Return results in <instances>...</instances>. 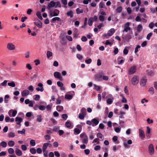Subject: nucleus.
<instances>
[{
  "mask_svg": "<svg viewBox=\"0 0 157 157\" xmlns=\"http://www.w3.org/2000/svg\"><path fill=\"white\" fill-rule=\"evenodd\" d=\"M59 13V10L55 9L53 11H50L49 15L51 17H52L53 16H56L58 15Z\"/></svg>",
  "mask_w": 157,
  "mask_h": 157,
  "instance_id": "3",
  "label": "nucleus"
},
{
  "mask_svg": "<svg viewBox=\"0 0 157 157\" xmlns=\"http://www.w3.org/2000/svg\"><path fill=\"white\" fill-rule=\"evenodd\" d=\"M85 115L80 113L78 115V117L80 119L82 120L84 118Z\"/></svg>",
  "mask_w": 157,
  "mask_h": 157,
  "instance_id": "54",
  "label": "nucleus"
},
{
  "mask_svg": "<svg viewBox=\"0 0 157 157\" xmlns=\"http://www.w3.org/2000/svg\"><path fill=\"white\" fill-rule=\"evenodd\" d=\"M52 52L50 51L47 52V58H49L50 57L52 56Z\"/></svg>",
  "mask_w": 157,
  "mask_h": 157,
  "instance_id": "36",
  "label": "nucleus"
},
{
  "mask_svg": "<svg viewBox=\"0 0 157 157\" xmlns=\"http://www.w3.org/2000/svg\"><path fill=\"white\" fill-rule=\"evenodd\" d=\"M56 2L53 1H51L50 3H48V5L47 8L49 10L52 7H54L56 5Z\"/></svg>",
  "mask_w": 157,
  "mask_h": 157,
  "instance_id": "11",
  "label": "nucleus"
},
{
  "mask_svg": "<svg viewBox=\"0 0 157 157\" xmlns=\"http://www.w3.org/2000/svg\"><path fill=\"white\" fill-rule=\"evenodd\" d=\"M93 18H90L88 21V24L89 26H91L92 25L94 21L92 20Z\"/></svg>",
  "mask_w": 157,
  "mask_h": 157,
  "instance_id": "39",
  "label": "nucleus"
},
{
  "mask_svg": "<svg viewBox=\"0 0 157 157\" xmlns=\"http://www.w3.org/2000/svg\"><path fill=\"white\" fill-rule=\"evenodd\" d=\"M74 133L75 135L78 134L79 133H80L81 132L79 129L77 128H75L74 130Z\"/></svg>",
  "mask_w": 157,
  "mask_h": 157,
  "instance_id": "30",
  "label": "nucleus"
},
{
  "mask_svg": "<svg viewBox=\"0 0 157 157\" xmlns=\"http://www.w3.org/2000/svg\"><path fill=\"white\" fill-rule=\"evenodd\" d=\"M16 154L18 156H21L22 155V152L18 148H17L15 150Z\"/></svg>",
  "mask_w": 157,
  "mask_h": 157,
  "instance_id": "19",
  "label": "nucleus"
},
{
  "mask_svg": "<svg viewBox=\"0 0 157 157\" xmlns=\"http://www.w3.org/2000/svg\"><path fill=\"white\" fill-rule=\"evenodd\" d=\"M76 13L77 14H80L83 13V10L80 9L79 8H78L76 9Z\"/></svg>",
  "mask_w": 157,
  "mask_h": 157,
  "instance_id": "43",
  "label": "nucleus"
},
{
  "mask_svg": "<svg viewBox=\"0 0 157 157\" xmlns=\"http://www.w3.org/2000/svg\"><path fill=\"white\" fill-rule=\"evenodd\" d=\"M121 58H123V57H119L118 58V59H118V64H122V63H123L124 62V59H121V60H119V59H120Z\"/></svg>",
  "mask_w": 157,
  "mask_h": 157,
  "instance_id": "27",
  "label": "nucleus"
},
{
  "mask_svg": "<svg viewBox=\"0 0 157 157\" xmlns=\"http://www.w3.org/2000/svg\"><path fill=\"white\" fill-rule=\"evenodd\" d=\"M105 4L102 2H101L99 4V7L101 8H102L104 7Z\"/></svg>",
  "mask_w": 157,
  "mask_h": 157,
  "instance_id": "57",
  "label": "nucleus"
},
{
  "mask_svg": "<svg viewBox=\"0 0 157 157\" xmlns=\"http://www.w3.org/2000/svg\"><path fill=\"white\" fill-rule=\"evenodd\" d=\"M29 94V91L28 90H25L21 92V95L23 97H25Z\"/></svg>",
  "mask_w": 157,
  "mask_h": 157,
  "instance_id": "18",
  "label": "nucleus"
},
{
  "mask_svg": "<svg viewBox=\"0 0 157 157\" xmlns=\"http://www.w3.org/2000/svg\"><path fill=\"white\" fill-rule=\"evenodd\" d=\"M36 15L39 19L41 20H42L43 18L41 16V13L40 12H37L36 13Z\"/></svg>",
  "mask_w": 157,
  "mask_h": 157,
  "instance_id": "26",
  "label": "nucleus"
},
{
  "mask_svg": "<svg viewBox=\"0 0 157 157\" xmlns=\"http://www.w3.org/2000/svg\"><path fill=\"white\" fill-rule=\"evenodd\" d=\"M139 81V77L137 75H134L131 79L132 83L133 85L137 84Z\"/></svg>",
  "mask_w": 157,
  "mask_h": 157,
  "instance_id": "2",
  "label": "nucleus"
},
{
  "mask_svg": "<svg viewBox=\"0 0 157 157\" xmlns=\"http://www.w3.org/2000/svg\"><path fill=\"white\" fill-rule=\"evenodd\" d=\"M45 139L46 140H49L51 139V136L49 135H46L44 136Z\"/></svg>",
  "mask_w": 157,
  "mask_h": 157,
  "instance_id": "55",
  "label": "nucleus"
},
{
  "mask_svg": "<svg viewBox=\"0 0 157 157\" xmlns=\"http://www.w3.org/2000/svg\"><path fill=\"white\" fill-rule=\"evenodd\" d=\"M9 98V95H6L4 97V102L5 103H7L8 102V100L7 99Z\"/></svg>",
  "mask_w": 157,
  "mask_h": 157,
  "instance_id": "48",
  "label": "nucleus"
},
{
  "mask_svg": "<svg viewBox=\"0 0 157 157\" xmlns=\"http://www.w3.org/2000/svg\"><path fill=\"white\" fill-rule=\"evenodd\" d=\"M71 125V122L69 121H67L65 124V126L68 128H70Z\"/></svg>",
  "mask_w": 157,
  "mask_h": 157,
  "instance_id": "42",
  "label": "nucleus"
},
{
  "mask_svg": "<svg viewBox=\"0 0 157 157\" xmlns=\"http://www.w3.org/2000/svg\"><path fill=\"white\" fill-rule=\"evenodd\" d=\"M99 19L101 21H103L105 20V17L103 16L100 15L99 17Z\"/></svg>",
  "mask_w": 157,
  "mask_h": 157,
  "instance_id": "50",
  "label": "nucleus"
},
{
  "mask_svg": "<svg viewBox=\"0 0 157 157\" xmlns=\"http://www.w3.org/2000/svg\"><path fill=\"white\" fill-rule=\"evenodd\" d=\"M30 144L32 146H34L35 145V142L34 140H32L30 141Z\"/></svg>",
  "mask_w": 157,
  "mask_h": 157,
  "instance_id": "51",
  "label": "nucleus"
},
{
  "mask_svg": "<svg viewBox=\"0 0 157 157\" xmlns=\"http://www.w3.org/2000/svg\"><path fill=\"white\" fill-rule=\"evenodd\" d=\"M8 151L9 154H12L14 153V151L13 148H10L8 149Z\"/></svg>",
  "mask_w": 157,
  "mask_h": 157,
  "instance_id": "38",
  "label": "nucleus"
},
{
  "mask_svg": "<svg viewBox=\"0 0 157 157\" xmlns=\"http://www.w3.org/2000/svg\"><path fill=\"white\" fill-rule=\"evenodd\" d=\"M143 29V27L142 25L139 24L137 26V31L138 33H140L142 31Z\"/></svg>",
  "mask_w": 157,
  "mask_h": 157,
  "instance_id": "20",
  "label": "nucleus"
},
{
  "mask_svg": "<svg viewBox=\"0 0 157 157\" xmlns=\"http://www.w3.org/2000/svg\"><path fill=\"white\" fill-rule=\"evenodd\" d=\"M60 20V19L59 17H56L53 18L51 20V22L52 23L56 21H59Z\"/></svg>",
  "mask_w": 157,
  "mask_h": 157,
  "instance_id": "24",
  "label": "nucleus"
},
{
  "mask_svg": "<svg viewBox=\"0 0 157 157\" xmlns=\"http://www.w3.org/2000/svg\"><path fill=\"white\" fill-rule=\"evenodd\" d=\"M92 61V59L90 58H89L88 59H86L85 60V62L86 63L88 64H89L91 63Z\"/></svg>",
  "mask_w": 157,
  "mask_h": 157,
  "instance_id": "62",
  "label": "nucleus"
},
{
  "mask_svg": "<svg viewBox=\"0 0 157 157\" xmlns=\"http://www.w3.org/2000/svg\"><path fill=\"white\" fill-rule=\"evenodd\" d=\"M48 146L47 143H45L44 144L42 147V150L43 152H44L46 150V149L47 148Z\"/></svg>",
  "mask_w": 157,
  "mask_h": 157,
  "instance_id": "32",
  "label": "nucleus"
},
{
  "mask_svg": "<svg viewBox=\"0 0 157 157\" xmlns=\"http://www.w3.org/2000/svg\"><path fill=\"white\" fill-rule=\"evenodd\" d=\"M37 86L40 87V88L39 87H37L36 88V90L37 91H40L41 92H43L44 90V89L43 87V85L42 83H39L37 84Z\"/></svg>",
  "mask_w": 157,
  "mask_h": 157,
  "instance_id": "10",
  "label": "nucleus"
},
{
  "mask_svg": "<svg viewBox=\"0 0 157 157\" xmlns=\"http://www.w3.org/2000/svg\"><path fill=\"white\" fill-rule=\"evenodd\" d=\"M42 116L41 115H37L36 121L39 122H41L42 121Z\"/></svg>",
  "mask_w": 157,
  "mask_h": 157,
  "instance_id": "21",
  "label": "nucleus"
},
{
  "mask_svg": "<svg viewBox=\"0 0 157 157\" xmlns=\"http://www.w3.org/2000/svg\"><path fill=\"white\" fill-rule=\"evenodd\" d=\"M8 85L12 87H14L16 86L15 82L13 81H12L10 82H8Z\"/></svg>",
  "mask_w": 157,
  "mask_h": 157,
  "instance_id": "33",
  "label": "nucleus"
},
{
  "mask_svg": "<svg viewBox=\"0 0 157 157\" xmlns=\"http://www.w3.org/2000/svg\"><path fill=\"white\" fill-rule=\"evenodd\" d=\"M72 96L69 94H66L65 96V98L69 100L71 99L72 98Z\"/></svg>",
  "mask_w": 157,
  "mask_h": 157,
  "instance_id": "29",
  "label": "nucleus"
},
{
  "mask_svg": "<svg viewBox=\"0 0 157 157\" xmlns=\"http://www.w3.org/2000/svg\"><path fill=\"white\" fill-rule=\"evenodd\" d=\"M130 22H128L126 23L124 25V29L122 31V32L124 33V32H127L128 31H130L131 29V28L129 27Z\"/></svg>",
  "mask_w": 157,
  "mask_h": 157,
  "instance_id": "5",
  "label": "nucleus"
},
{
  "mask_svg": "<svg viewBox=\"0 0 157 157\" xmlns=\"http://www.w3.org/2000/svg\"><path fill=\"white\" fill-rule=\"evenodd\" d=\"M35 97L34 99L36 101H38L40 98V97L39 95L36 94L35 95Z\"/></svg>",
  "mask_w": 157,
  "mask_h": 157,
  "instance_id": "61",
  "label": "nucleus"
},
{
  "mask_svg": "<svg viewBox=\"0 0 157 157\" xmlns=\"http://www.w3.org/2000/svg\"><path fill=\"white\" fill-rule=\"evenodd\" d=\"M76 56L77 58L79 60L82 59L83 58L82 56L79 54H77L76 55Z\"/></svg>",
  "mask_w": 157,
  "mask_h": 157,
  "instance_id": "59",
  "label": "nucleus"
},
{
  "mask_svg": "<svg viewBox=\"0 0 157 157\" xmlns=\"http://www.w3.org/2000/svg\"><path fill=\"white\" fill-rule=\"evenodd\" d=\"M80 113L83 114L85 116L86 113V109L84 107L82 108L81 110Z\"/></svg>",
  "mask_w": 157,
  "mask_h": 157,
  "instance_id": "31",
  "label": "nucleus"
},
{
  "mask_svg": "<svg viewBox=\"0 0 157 157\" xmlns=\"http://www.w3.org/2000/svg\"><path fill=\"white\" fill-rule=\"evenodd\" d=\"M15 134L14 133L11 132L8 134V137L9 138H13L15 137Z\"/></svg>",
  "mask_w": 157,
  "mask_h": 157,
  "instance_id": "34",
  "label": "nucleus"
},
{
  "mask_svg": "<svg viewBox=\"0 0 157 157\" xmlns=\"http://www.w3.org/2000/svg\"><path fill=\"white\" fill-rule=\"evenodd\" d=\"M52 106V104H50L49 105H48L46 106V110L47 111H49L51 110V108Z\"/></svg>",
  "mask_w": 157,
  "mask_h": 157,
  "instance_id": "35",
  "label": "nucleus"
},
{
  "mask_svg": "<svg viewBox=\"0 0 157 157\" xmlns=\"http://www.w3.org/2000/svg\"><path fill=\"white\" fill-rule=\"evenodd\" d=\"M147 82V79L145 76L143 77L140 81V84L141 86H144L146 85Z\"/></svg>",
  "mask_w": 157,
  "mask_h": 157,
  "instance_id": "7",
  "label": "nucleus"
},
{
  "mask_svg": "<svg viewBox=\"0 0 157 157\" xmlns=\"http://www.w3.org/2000/svg\"><path fill=\"white\" fill-rule=\"evenodd\" d=\"M3 147H6L7 145V144L6 142L4 141H2L1 143V146Z\"/></svg>",
  "mask_w": 157,
  "mask_h": 157,
  "instance_id": "40",
  "label": "nucleus"
},
{
  "mask_svg": "<svg viewBox=\"0 0 157 157\" xmlns=\"http://www.w3.org/2000/svg\"><path fill=\"white\" fill-rule=\"evenodd\" d=\"M113 102V101L111 98H108L106 100L107 103L109 105L111 104Z\"/></svg>",
  "mask_w": 157,
  "mask_h": 157,
  "instance_id": "46",
  "label": "nucleus"
},
{
  "mask_svg": "<svg viewBox=\"0 0 157 157\" xmlns=\"http://www.w3.org/2000/svg\"><path fill=\"white\" fill-rule=\"evenodd\" d=\"M102 80L107 81L109 79V77L107 76L103 75L102 77Z\"/></svg>",
  "mask_w": 157,
  "mask_h": 157,
  "instance_id": "56",
  "label": "nucleus"
},
{
  "mask_svg": "<svg viewBox=\"0 0 157 157\" xmlns=\"http://www.w3.org/2000/svg\"><path fill=\"white\" fill-rule=\"evenodd\" d=\"M46 108V107L45 106L43 105H40L39 106V109L42 111H43Z\"/></svg>",
  "mask_w": 157,
  "mask_h": 157,
  "instance_id": "45",
  "label": "nucleus"
},
{
  "mask_svg": "<svg viewBox=\"0 0 157 157\" xmlns=\"http://www.w3.org/2000/svg\"><path fill=\"white\" fill-rule=\"evenodd\" d=\"M23 119L21 117H17L15 118V121L17 125H20Z\"/></svg>",
  "mask_w": 157,
  "mask_h": 157,
  "instance_id": "13",
  "label": "nucleus"
},
{
  "mask_svg": "<svg viewBox=\"0 0 157 157\" xmlns=\"http://www.w3.org/2000/svg\"><path fill=\"white\" fill-rule=\"evenodd\" d=\"M57 86L60 87V90H65V88L64 87H63V84L60 81H58L57 82Z\"/></svg>",
  "mask_w": 157,
  "mask_h": 157,
  "instance_id": "14",
  "label": "nucleus"
},
{
  "mask_svg": "<svg viewBox=\"0 0 157 157\" xmlns=\"http://www.w3.org/2000/svg\"><path fill=\"white\" fill-rule=\"evenodd\" d=\"M7 48L10 50H12L15 49V46L12 43H9L7 45Z\"/></svg>",
  "mask_w": 157,
  "mask_h": 157,
  "instance_id": "12",
  "label": "nucleus"
},
{
  "mask_svg": "<svg viewBox=\"0 0 157 157\" xmlns=\"http://www.w3.org/2000/svg\"><path fill=\"white\" fill-rule=\"evenodd\" d=\"M115 31V29L114 28L111 29L108 32V36H111L114 33Z\"/></svg>",
  "mask_w": 157,
  "mask_h": 157,
  "instance_id": "17",
  "label": "nucleus"
},
{
  "mask_svg": "<svg viewBox=\"0 0 157 157\" xmlns=\"http://www.w3.org/2000/svg\"><path fill=\"white\" fill-rule=\"evenodd\" d=\"M30 152L32 154H34L36 153V149L34 148H31L30 149Z\"/></svg>",
  "mask_w": 157,
  "mask_h": 157,
  "instance_id": "37",
  "label": "nucleus"
},
{
  "mask_svg": "<svg viewBox=\"0 0 157 157\" xmlns=\"http://www.w3.org/2000/svg\"><path fill=\"white\" fill-rule=\"evenodd\" d=\"M148 151L150 155H152L154 152V150L153 146L152 144H151L148 147Z\"/></svg>",
  "mask_w": 157,
  "mask_h": 157,
  "instance_id": "6",
  "label": "nucleus"
},
{
  "mask_svg": "<svg viewBox=\"0 0 157 157\" xmlns=\"http://www.w3.org/2000/svg\"><path fill=\"white\" fill-rule=\"evenodd\" d=\"M59 128V126H55L53 128V131L55 132H57L58 129Z\"/></svg>",
  "mask_w": 157,
  "mask_h": 157,
  "instance_id": "64",
  "label": "nucleus"
},
{
  "mask_svg": "<svg viewBox=\"0 0 157 157\" xmlns=\"http://www.w3.org/2000/svg\"><path fill=\"white\" fill-rule=\"evenodd\" d=\"M25 129H23L21 131H18V133L19 134H25Z\"/></svg>",
  "mask_w": 157,
  "mask_h": 157,
  "instance_id": "53",
  "label": "nucleus"
},
{
  "mask_svg": "<svg viewBox=\"0 0 157 157\" xmlns=\"http://www.w3.org/2000/svg\"><path fill=\"white\" fill-rule=\"evenodd\" d=\"M97 136L103 140L104 139V137L103 135L101 133H98L97 135Z\"/></svg>",
  "mask_w": 157,
  "mask_h": 157,
  "instance_id": "41",
  "label": "nucleus"
},
{
  "mask_svg": "<svg viewBox=\"0 0 157 157\" xmlns=\"http://www.w3.org/2000/svg\"><path fill=\"white\" fill-rule=\"evenodd\" d=\"M140 48V45H138L136 46L135 48V53H136L138 51V48Z\"/></svg>",
  "mask_w": 157,
  "mask_h": 157,
  "instance_id": "63",
  "label": "nucleus"
},
{
  "mask_svg": "<svg viewBox=\"0 0 157 157\" xmlns=\"http://www.w3.org/2000/svg\"><path fill=\"white\" fill-rule=\"evenodd\" d=\"M153 33L151 32L148 33L147 36V39L148 40H149L151 38V37L152 36Z\"/></svg>",
  "mask_w": 157,
  "mask_h": 157,
  "instance_id": "47",
  "label": "nucleus"
},
{
  "mask_svg": "<svg viewBox=\"0 0 157 157\" xmlns=\"http://www.w3.org/2000/svg\"><path fill=\"white\" fill-rule=\"evenodd\" d=\"M15 144L13 140H10L8 143V146L10 147H13L14 145Z\"/></svg>",
  "mask_w": 157,
  "mask_h": 157,
  "instance_id": "22",
  "label": "nucleus"
},
{
  "mask_svg": "<svg viewBox=\"0 0 157 157\" xmlns=\"http://www.w3.org/2000/svg\"><path fill=\"white\" fill-rule=\"evenodd\" d=\"M66 38L63 37H62L61 38V40L63 42V43H62V44L63 45H65L66 44Z\"/></svg>",
  "mask_w": 157,
  "mask_h": 157,
  "instance_id": "60",
  "label": "nucleus"
},
{
  "mask_svg": "<svg viewBox=\"0 0 157 157\" xmlns=\"http://www.w3.org/2000/svg\"><path fill=\"white\" fill-rule=\"evenodd\" d=\"M63 106L61 105H57L56 106V110L59 112H60L63 110Z\"/></svg>",
  "mask_w": 157,
  "mask_h": 157,
  "instance_id": "28",
  "label": "nucleus"
},
{
  "mask_svg": "<svg viewBox=\"0 0 157 157\" xmlns=\"http://www.w3.org/2000/svg\"><path fill=\"white\" fill-rule=\"evenodd\" d=\"M88 139L87 136V135L85 136V137H84L82 139V142L84 144H87L88 143Z\"/></svg>",
  "mask_w": 157,
  "mask_h": 157,
  "instance_id": "23",
  "label": "nucleus"
},
{
  "mask_svg": "<svg viewBox=\"0 0 157 157\" xmlns=\"http://www.w3.org/2000/svg\"><path fill=\"white\" fill-rule=\"evenodd\" d=\"M94 89L97 91H99L101 89V87L97 85L96 84H94Z\"/></svg>",
  "mask_w": 157,
  "mask_h": 157,
  "instance_id": "49",
  "label": "nucleus"
},
{
  "mask_svg": "<svg viewBox=\"0 0 157 157\" xmlns=\"http://www.w3.org/2000/svg\"><path fill=\"white\" fill-rule=\"evenodd\" d=\"M91 121L93 123V124H92L93 126H95L97 125L99 122V121L95 118L92 119Z\"/></svg>",
  "mask_w": 157,
  "mask_h": 157,
  "instance_id": "16",
  "label": "nucleus"
},
{
  "mask_svg": "<svg viewBox=\"0 0 157 157\" xmlns=\"http://www.w3.org/2000/svg\"><path fill=\"white\" fill-rule=\"evenodd\" d=\"M105 75L104 71H101L96 74L94 76V79L97 81H102V77Z\"/></svg>",
  "mask_w": 157,
  "mask_h": 157,
  "instance_id": "1",
  "label": "nucleus"
},
{
  "mask_svg": "<svg viewBox=\"0 0 157 157\" xmlns=\"http://www.w3.org/2000/svg\"><path fill=\"white\" fill-rule=\"evenodd\" d=\"M67 115L66 114H63L62 115V117L65 120H66L67 118Z\"/></svg>",
  "mask_w": 157,
  "mask_h": 157,
  "instance_id": "58",
  "label": "nucleus"
},
{
  "mask_svg": "<svg viewBox=\"0 0 157 157\" xmlns=\"http://www.w3.org/2000/svg\"><path fill=\"white\" fill-rule=\"evenodd\" d=\"M148 91L150 93L152 94H153L154 93V88L153 87H150L149 90Z\"/></svg>",
  "mask_w": 157,
  "mask_h": 157,
  "instance_id": "52",
  "label": "nucleus"
},
{
  "mask_svg": "<svg viewBox=\"0 0 157 157\" xmlns=\"http://www.w3.org/2000/svg\"><path fill=\"white\" fill-rule=\"evenodd\" d=\"M139 135L140 137L142 139H143L145 137V135L144 132L140 129L139 130Z\"/></svg>",
  "mask_w": 157,
  "mask_h": 157,
  "instance_id": "15",
  "label": "nucleus"
},
{
  "mask_svg": "<svg viewBox=\"0 0 157 157\" xmlns=\"http://www.w3.org/2000/svg\"><path fill=\"white\" fill-rule=\"evenodd\" d=\"M34 24L35 25H36L39 28H41L42 27V23L38 19L36 21L34 22Z\"/></svg>",
  "mask_w": 157,
  "mask_h": 157,
  "instance_id": "9",
  "label": "nucleus"
},
{
  "mask_svg": "<svg viewBox=\"0 0 157 157\" xmlns=\"http://www.w3.org/2000/svg\"><path fill=\"white\" fill-rule=\"evenodd\" d=\"M136 67L135 65H133L131 67L128 72V74L131 75L135 73L136 70Z\"/></svg>",
  "mask_w": 157,
  "mask_h": 157,
  "instance_id": "4",
  "label": "nucleus"
},
{
  "mask_svg": "<svg viewBox=\"0 0 157 157\" xmlns=\"http://www.w3.org/2000/svg\"><path fill=\"white\" fill-rule=\"evenodd\" d=\"M54 75L55 78L59 79L61 81L63 80L61 76V74L59 72L57 71L55 72Z\"/></svg>",
  "mask_w": 157,
  "mask_h": 157,
  "instance_id": "8",
  "label": "nucleus"
},
{
  "mask_svg": "<svg viewBox=\"0 0 157 157\" xmlns=\"http://www.w3.org/2000/svg\"><path fill=\"white\" fill-rule=\"evenodd\" d=\"M122 10V8L121 6L118 7L116 9V11L118 13H121Z\"/></svg>",
  "mask_w": 157,
  "mask_h": 157,
  "instance_id": "44",
  "label": "nucleus"
},
{
  "mask_svg": "<svg viewBox=\"0 0 157 157\" xmlns=\"http://www.w3.org/2000/svg\"><path fill=\"white\" fill-rule=\"evenodd\" d=\"M67 15L68 16H70L71 18H72L73 16V13L71 10L67 12Z\"/></svg>",
  "mask_w": 157,
  "mask_h": 157,
  "instance_id": "25",
  "label": "nucleus"
}]
</instances>
